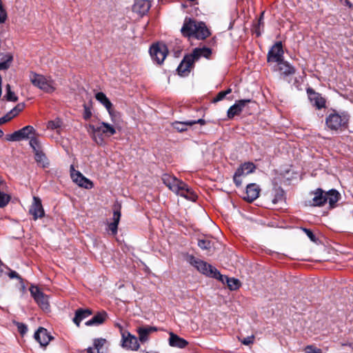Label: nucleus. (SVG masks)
Listing matches in <instances>:
<instances>
[{
  "mask_svg": "<svg viewBox=\"0 0 353 353\" xmlns=\"http://www.w3.org/2000/svg\"><path fill=\"white\" fill-rule=\"evenodd\" d=\"M181 31L185 37H194L198 39H204L210 35V32L204 23L191 19H185Z\"/></svg>",
  "mask_w": 353,
  "mask_h": 353,
  "instance_id": "nucleus-1",
  "label": "nucleus"
},
{
  "mask_svg": "<svg viewBox=\"0 0 353 353\" xmlns=\"http://www.w3.org/2000/svg\"><path fill=\"white\" fill-rule=\"evenodd\" d=\"M86 128L88 133L92 136V139L98 144L103 143L102 134L110 137L116 132L115 128L112 125L105 122H102L99 126L89 124Z\"/></svg>",
  "mask_w": 353,
  "mask_h": 353,
  "instance_id": "nucleus-2",
  "label": "nucleus"
},
{
  "mask_svg": "<svg viewBox=\"0 0 353 353\" xmlns=\"http://www.w3.org/2000/svg\"><path fill=\"white\" fill-rule=\"evenodd\" d=\"M349 115L346 112L330 114L326 118V125L332 130H343L347 127Z\"/></svg>",
  "mask_w": 353,
  "mask_h": 353,
  "instance_id": "nucleus-3",
  "label": "nucleus"
},
{
  "mask_svg": "<svg viewBox=\"0 0 353 353\" xmlns=\"http://www.w3.org/2000/svg\"><path fill=\"white\" fill-rule=\"evenodd\" d=\"M186 261L195 267L199 272L208 276L216 279L217 276L219 275V272L216 268L192 255H188Z\"/></svg>",
  "mask_w": 353,
  "mask_h": 353,
  "instance_id": "nucleus-4",
  "label": "nucleus"
},
{
  "mask_svg": "<svg viewBox=\"0 0 353 353\" xmlns=\"http://www.w3.org/2000/svg\"><path fill=\"white\" fill-rule=\"evenodd\" d=\"M29 79L34 86L46 92L50 93L55 90V83L50 78H46L42 74L31 72Z\"/></svg>",
  "mask_w": 353,
  "mask_h": 353,
  "instance_id": "nucleus-5",
  "label": "nucleus"
},
{
  "mask_svg": "<svg viewBox=\"0 0 353 353\" xmlns=\"http://www.w3.org/2000/svg\"><path fill=\"white\" fill-rule=\"evenodd\" d=\"M34 135V128L31 125H27L10 134H8L6 140L9 141H19L26 139H30V140Z\"/></svg>",
  "mask_w": 353,
  "mask_h": 353,
  "instance_id": "nucleus-6",
  "label": "nucleus"
},
{
  "mask_svg": "<svg viewBox=\"0 0 353 353\" xmlns=\"http://www.w3.org/2000/svg\"><path fill=\"white\" fill-rule=\"evenodd\" d=\"M30 292L34 301L43 311H50V304L48 296L45 295L38 287L34 285H32L30 288Z\"/></svg>",
  "mask_w": 353,
  "mask_h": 353,
  "instance_id": "nucleus-7",
  "label": "nucleus"
},
{
  "mask_svg": "<svg viewBox=\"0 0 353 353\" xmlns=\"http://www.w3.org/2000/svg\"><path fill=\"white\" fill-rule=\"evenodd\" d=\"M150 54L154 61L157 64H161L167 56L168 49L165 45L157 43L152 46L150 49Z\"/></svg>",
  "mask_w": 353,
  "mask_h": 353,
  "instance_id": "nucleus-8",
  "label": "nucleus"
},
{
  "mask_svg": "<svg viewBox=\"0 0 353 353\" xmlns=\"http://www.w3.org/2000/svg\"><path fill=\"white\" fill-rule=\"evenodd\" d=\"M121 346L128 350L137 351L139 350L140 345L137 337L128 331H122Z\"/></svg>",
  "mask_w": 353,
  "mask_h": 353,
  "instance_id": "nucleus-9",
  "label": "nucleus"
},
{
  "mask_svg": "<svg viewBox=\"0 0 353 353\" xmlns=\"http://www.w3.org/2000/svg\"><path fill=\"white\" fill-rule=\"evenodd\" d=\"M70 176L72 181L79 186L86 189L92 188V183L85 178L79 171L75 170L74 165H71L70 168Z\"/></svg>",
  "mask_w": 353,
  "mask_h": 353,
  "instance_id": "nucleus-10",
  "label": "nucleus"
},
{
  "mask_svg": "<svg viewBox=\"0 0 353 353\" xmlns=\"http://www.w3.org/2000/svg\"><path fill=\"white\" fill-rule=\"evenodd\" d=\"M162 181L170 190L177 194L180 190H181V188L184 187V183L183 181L168 174H164L162 176Z\"/></svg>",
  "mask_w": 353,
  "mask_h": 353,
  "instance_id": "nucleus-11",
  "label": "nucleus"
},
{
  "mask_svg": "<svg viewBox=\"0 0 353 353\" xmlns=\"http://www.w3.org/2000/svg\"><path fill=\"white\" fill-rule=\"evenodd\" d=\"M283 57V50L281 42H276L272 48L269 50L268 54V62H281Z\"/></svg>",
  "mask_w": 353,
  "mask_h": 353,
  "instance_id": "nucleus-12",
  "label": "nucleus"
},
{
  "mask_svg": "<svg viewBox=\"0 0 353 353\" xmlns=\"http://www.w3.org/2000/svg\"><path fill=\"white\" fill-rule=\"evenodd\" d=\"M192 56L186 55L177 68V72L180 76H188L193 66Z\"/></svg>",
  "mask_w": 353,
  "mask_h": 353,
  "instance_id": "nucleus-13",
  "label": "nucleus"
},
{
  "mask_svg": "<svg viewBox=\"0 0 353 353\" xmlns=\"http://www.w3.org/2000/svg\"><path fill=\"white\" fill-rule=\"evenodd\" d=\"M150 8L151 3L149 0H135L132 10L140 17H143L148 12Z\"/></svg>",
  "mask_w": 353,
  "mask_h": 353,
  "instance_id": "nucleus-14",
  "label": "nucleus"
},
{
  "mask_svg": "<svg viewBox=\"0 0 353 353\" xmlns=\"http://www.w3.org/2000/svg\"><path fill=\"white\" fill-rule=\"evenodd\" d=\"M29 212L33 216L34 220L44 216V210L39 198L37 196L33 197V202Z\"/></svg>",
  "mask_w": 353,
  "mask_h": 353,
  "instance_id": "nucleus-15",
  "label": "nucleus"
},
{
  "mask_svg": "<svg viewBox=\"0 0 353 353\" xmlns=\"http://www.w3.org/2000/svg\"><path fill=\"white\" fill-rule=\"evenodd\" d=\"M250 99H241L236 101L228 110V117L229 119H232L234 116L239 115L243 110L246 104L250 103Z\"/></svg>",
  "mask_w": 353,
  "mask_h": 353,
  "instance_id": "nucleus-16",
  "label": "nucleus"
},
{
  "mask_svg": "<svg viewBox=\"0 0 353 353\" xmlns=\"http://www.w3.org/2000/svg\"><path fill=\"white\" fill-rule=\"evenodd\" d=\"M34 339L41 346H46L52 337L44 327H39L34 333Z\"/></svg>",
  "mask_w": 353,
  "mask_h": 353,
  "instance_id": "nucleus-17",
  "label": "nucleus"
},
{
  "mask_svg": "<svg viewBox=\"0 0 353 353\" xmlns=\"http://www.w3.org/2000/svg\"><path fill=\"white\" fill-rule=\"evenodd\" d=\"M157 330V327L152 326L139 327L137 328V334L139 335L138 340L141 343H145L149 341V336L152 332Z\"/></svg>",
  "mask_w": 353,
  "mask_h": 353,
  "instance_id": "nucleus-18",
  "label": "nucleus"
},
{
  "mask_svg": "<svg viewBox=\"0 0 353 353\" xmlns=\"http://www.w3.org/2000/svg\"><path fill=\"white\" fill-rule=\"evenodd\" d=\"M260 188L255 183H250L247 185L245 195L243 199L249 202L253 201L259 196Z\"/></svg>",
  "mask_w": 353,
  "mask_h": 353,
  "instance_id": "nucleus-19",
  "label": "nucleus"
},
{
  "mask_svg": "<svg viewBox=\"0 0 353 353\" xmlns=\"http://www.w3.org/2000/svg\"><path fill=\"white\" fill-rule=\"evenodd\" d=\"M30 145L32 148L34 154H45V153L48 152V146L43 145L41 141L35 137L31 138L30 140Z\"/></svg>",
  "mask_w": 353,
  "mask_h": 353,
  "instance_id": "nucleus-20",
  "label": "nucleus"
},
{
  "mask_svg": "<svg viewBox=\"0 0 353 353\" xmlns=\"http://www.w3.org/2000/svg\"><path fill=\"white\" fill-rule=\"evenodd\" d=\"M310 101L312 105L317 109L324 108L325 105V100L319 93L312 91L310 89L307 90Z\"/></svg>",
  "mask_w": 353,
  "mask_h": 353,
  "instance_id": "nucleus-21",
  "label": "nucleus"
},
{
  "mask_svg": "<svg viewBox=\"0 0 353 353\" xmlns=\"http://www.w3.org/2000/svg\"><path fill=\"white\" fill-rule=\"evenodd\" d=\"M216 279L221 281L223 283H226L230 290H236L239 289L241 285V283L239 279L234 278H229L226 276L222 275L220 272Z\"/></svg>",
  "mask_w": 353,
  "mask_h": 353,
  "instance_id": "nucleus-22",
  "label": "nucleus"
},
{
  "mask_svg": "<svg viewBox=\"0 0 353 353\" xmlns=\"http://www.w3.org/2000/svg\"><path fill=\"white\" fill-rule=\"evenodd\" d=\"M188 341L184 339L179 337L173 332L170 333L169 345L171 347L184 348L188 345Z\"/></svg>",
  "mask_w": 353,
  "mask_h": 353,
  "instance_id": "nucleus-23",
  "label": "nucleus"
},
{
  "mask_svg": "<svg viewBox=\"0 0 353 353\" xmlns=\"http://www.w3.org/2000/svg\"><path fill=\"white\" fill-rule=\"evenodd\" d=\"M212 54V50L209 48L203 47V48H195L191 54L189 56H192L194 62L198 60L200 57H203L205 58L209 59Z\"/></svg>",
  "mask_w": 353,
  "mask_h": 353,
  "instance_id": "nucleus-24",
  "label": "nucleus"
},
{
  "mask_svg": "<svg viewBox=\"0 0 353 353\" xmlns=\"http://www.w3.org/2000/svg\"><path fill=\"white\" fill-rule=\"evenodd\" d=\"M107 319V313L104 311L100 312L94 315L90 320L85 322L87 326L99 325Z\"/></svg>",
  "mask_w": 353,
  "mask_h": 353,
  "instance_id": "nucleus-25",
  "label": "nucleus"
},
{
  "mask_svg": "<svg viewBox=\"0 0 353 353\" xmlns=\"http://www.w3.org/2000/svg\"><path fill=\"white\" fill-rule=\"evenodd\" d=\"M326 203L325 192L321 189H317L314 192L312 205L314 206H321Z\"/></svg>",
  "mask_w": 353,
  "mask_h": 353,
  "instance_id": "nucleus-26",
  "label": "nucleus"
},
{
  "mask_svg": "<svg viewBox=\"0 0 353 353\" xmlns=\"http://www.w3.org/2000/svg\"><path fill=\"white\" fill-rule=\"evenodd\" d=\"M279 65V70L285 76H288L294 74L295 69L288 61L282 60L281 62L277 63Z\"/></svg>",
  "mask_w": 353,
  "mask_h": 353,
  "instance_id": "nucleus-27",
  "label": "nucleus"
},
{
  "mask_svg": "<svg viewBox=\"0 0 353 353\" xmlns=\"http://www.w3.org/2000/svg\"><path fill=\"white\" fill-rule=\"evenodd\" d=\"M178 194L192 201H195L197 198L196 194L185 183H184V187L181 188Z\"/></svg>",
  "mask_w": 353,
  "mask_h": 353,
  "instance_id": "nucleus-28",
  "label": "nucleus"
},
{
  "mask_svg": "<svg viewBox=\"0 0 353 353\" xmlns=\"http://www.w3.org/2000/svg\"><path fill=\"white\" fill-rule=\"evenodd\" d=\"M91 314L92 312L90 310H78L75 312V316L73 319V322L77 326H79L81 321L91 315Z\"/></svg>",
  "mask_w": 353,
  "mask_h": 353,
  "instance_id": "nucleus-29",
  "label": "nucleus"
},
{
  "mask_svg": "<svg viewBox=\"0 0 353 353\" xmlns=\"http://www.w3.org/2000/svg\"><path fill=\"white\" fill-rule=\"evenodd\" d=\"M326 202H328L331 207H333L334 204L339 201V194L335 190H331L328 192H325Z\"/></svg>",
  "mask_w": 353,
  "mask_h": 353,
  "instance_id": "nucleus-30",
  "label": "nucleus"
},
{
  "mask_svg": "<svg viewBox=\"0 0 353 353\" xmlns=\"http://www.w3.org/2000/svg\"><path fill=\"white\" fill-rule=\"evenodd\" d=\"M195 124L194 121H174L172 123V126L174 129L178 132H184L188 130V128Z\"/></svg>",
  "mask_w": 353,
  "mask_h": 353,
  "instance_id": "nucleus-31",
  "label": "nucleus"
},
{
  "mask_svg": "<svg viewBox=\"0 0 353 353\" xmlns=\"http://www.w3.org/2000/svg\"><path fill=\"white\" fill-rule=\"evenodd\" d=\"M255 169L254 163L248 162L243 163L236 171L238 174H241L243 176H246L250 173L252 172Z\"/></svg>",
  "mask_w": 353,
  "mask_h": 353,
  "instance_id": "nucleus-32",
  "label": "nucleus"
},
{
  "mask_svg": "<svg viewBox=\"0 0 353 353\" xmlns=\"http://www.w3.org/2000/svg\"><path fill=\"white\" fill-rule=\"evenodd\" d=\"M12 60L13 57L10 53L3 54L0 61V70H7L9 68Z\"/></svg>",
  "mask_w": 353,
  "mask_h": 353,
  "instance_id": "nucleus-33",
  "label": "nucleus"
},
{
  "mask_svg": "<svg viewBox=\"0 0 353 353\" xmlns=\"http://www.w3.org/2000/svg\"><path fill=\"white\" fill-rule=\"evenodd\" d=\"M95 97L97 101H99L101 104H103L105 108L110 112L112 108V103L105 96V94L103 92H98L96 94Z\"/></svg>",
  "mask_w": 353,
  "mask_h": 353,
  "instance_id": "nucleus-34",
  "label": "nucleus"
},
{
  "mask_svg": "<svg viewBox=\"0 0 353 353\" xmlns=\"http://www.w3.org/2000/svg\"><path fill=\"white\" fill-rule=\"evenodd\" d=\"M63 127V121L59 118H56L54 120L49 121L47 124V128L49 130H56L59 132Z\"/></svg>",
  "mask_w": 353,
  "mask_h": 353,
  "instance_id": "nucleus-35",
  "label": "nucleus"
},
{
  "mask_svg": "<svg viewBox=\"0 0 353 353\" xmlns=\"http://www.w3.org/2000/svg\"><path fill=\"white\" fill-rule=\"evenodd\" d=\"M34 159L39 166L47 168L49 165V161L47 156H35Z\"/></svg>",
  "mask_w": 353,
  "mask_h": 353,
  "instance_id": "nucleus-36",
  "label": "nucleus"
},
{
  "mask_svg": "<svg viewBox=\"0 0 353 353\" xmlns=\"http://www.w3.org/2000/svg\"><path fill=\"white\" fill-rule=\"evenodd\" d=\"M6 94L5 97L9 101H17L18 100V97L16 96L14 92L11 90L10 85L9 84L6 85Z\"/></svg>",
  "mask_w": 353,
  "mask_h": 353,
  "instance_id": "nucleus-37",
  "label": "nucleus"
},
{
  "mask_svg": "<svg viewBox=\"0 0 353 353\" xmlns=\"http://www.w3.org/2000/svg\"><path fill=\"white\" fill-rule=\"evenodd\" d=\"M24 103H19L17 104L10 112L8 114L10 115V119H12L15 116H17L20 112H21L24 108Z\"/></svg>",
  "mask_w": 353,
  "mask_h": 353,
  "instance_id": "nucleus-38",
  "label": "nucleus"
},
{
  "mask_svg": "<svg viewBox=\"0 0 353 353\" xmlns=\"http://www.w3.org/2000/svg\"><path fill=\"white\" fill-rule=\"evenodd\" d=\"M198 245L202 250H210L212 248V243L209 240L201 239L198 241Z\"/></svg>",
  "mask_w": 353,
  "mask_h": 353,
  "instance_id": "nucleus-39",
  "label": "nucleus"
},
{
  "mask_svg": "<svg viewBox=\"0 0 353 353\" xmlns=\"http://www.w3.org/2000/svg\"><path fill=\"white\" fill-rule=\"evenodd\" d=\"M10 197L8 194L0 191V208L5 207L10 201Z\"/></svg>",
  "mask_w": 353,
  "mask_h": 353,
  "instance_id": "nucleus-40",
  "label": "nucleus"
},
{
  "mask_svg": "<svg viewBox=\"0 0 353 353\" xmlns=\"http://www.w3.org/2000/svg\"><path fill=\"white\" fill-rule=\"evenodd\" d=\"M7 19V12L3 8L2 1L0 0V23H3Z\"/></svg>",
  "mask_w": 353,
  "mask_h": 353,
  "instance_id": "nucleus-41",
  "label": "nucleus"
},
{
  "mask_svg": "<svg viewBox=\"0 0 353 353\" xmlns=\"http://www.w3.org/2000/svg\"><path fill=\"white\" fill-rule=\"evenodd\" d=\"M105 340L103 339H96L94 341V349L97 350V353L100 351L103 345H104Z\"/></svg>",
  "mask_w": 353,
  "mask_h": 353,
  "instance_id": "nucleus-42",
  "label": "nucleus"
},
{
  "mask_svg": "<svg viewBox=\"0 0 353 353\" xmlns=\"http://www.w3.org/2000/svg\"><path fill=\"white\" fill-rule=\"evenodd\" d=\"M239 340L245 345H249L250 344H252L254 341V336L253 334L248 336L247 337H245L243 339L239 338Z\"/></svg>",
  "mask_w": 353,
  "mask_h": 353,
  "instance_id": "nucleus-43",
  "label": "nucleus"
},
{
  "mask_svg": "<svg viewBox=\"0 0 353 353\" xmlns=\"http://www.w3.org/2000/svg\"><path fill=\"white\" fill-rule=\"evenodd\" d=\"M17 326L19 332L21 335H23L27 332L28 328L25 324H23L22 323H17Z\"/></svg>",
  "mask_w": 353,
  "mask_h": 353,
  "instance_id": "nucleus-44",
  "label": "nucleus"
},
{
  "mask_svg": "<svg viewBox=\"0 0 353 353\" xmlns=\"http://www.w3.org/2000/svg\"><path fill=\"white\" fill-rule=\"evenodd\" d=\"M84 111H83V119H85V120H88L90 119L91 116H92V112H91V110L90 108L86 105H84Z\"/></svg>",
  "mask_w": 353,
  "mask_h": 353,
  "instance_id": "nucleus-45",
  "label": "nucleus"
},
{
  "mask_svg": "<svg viewBox=\"0 0 353 353\" xmlns=\"http://www.w3.org/2000/svg\"><path fill=\"white\" fill-rule=\"evenodd\" d=\"M263 12H262V14L261 15V17L259 19L258 27H256L255 28V30H254V32L256 34L257 36H260L261 35L260 26H263Z\"/></svg>",
  "mask_w": 353,
  "mask_h": 353,
  "instance_id": "nucleus-46",
  "label": "nucleus"
},
{
  "mask_svg": "<svg viewBox=\"0 0 353 353\" xmlns=\"http://www.w3.org/2000/svg\"><path fill=\"white\" fill-rule=\"evenodd\" d=\"M121 218V212L119 210H114L113 214V222L114 223L118 224Z\"/></svg>",
  "mask_w": 353,
  "mask_h": 353,
  "instance_id": "nucleus-47",
  "label": "nucleus"
},
{
  "mask_svg": "<svg viewBox=\"0 0 353 353\" xmlns=\"http://www.w3.org/2000/svg\"><path fill=\"white\" fill-rule=\"evenodd\" d=\"M243 176L241 174H238V172L236 171L234 174V181L235 183V184L237 185V186H239L241 185L242 183V181L241 179V176Z\"/></svg>",
  "mask_w": 353,
  "mask_h": 353,
  "instance_id": "nucleus-48",
  "label": "nucleus"
},
{
  "mask_svg": "<svg viewBox=\"0 0 353 353\" xmlns=\"http://www.w3.org/2000/svg\"><path fill=\"white\" fill-rule=\"evenodd\" d=\"M305 353H321V350L309 345L305 348Z\"/></svg>",
  "mask_w": 353,
  "mask_h": 353,
  "instance_id": "nucleus-49",
  "label": "nucleus"
},
{
  "mask_svg": "<svg viewBox=\"0 0 353 353\" xmlns=\"http://www.w3.org/2000/svg\"><path fill=\"white\" fill-rule=\"evenodd\" d=\"M108 228L113 235H115L117 233L118 224L112 222L109 224Z\"/></svg>",
  "mask_w": 353,
  "mask_h": 353,
  "instance_id": "nucleus-50",
  "label": "nucleus"
},
{
  "mask_svg": "<svg viewBox=\"0 0 353 353\" xmlns=\"http://www.w3.org/2000/svg\"><path fill=\"white\" fill-rule=\"evenodd\" d=\"M225 93H224L223 91H221L218 93L216 98L214 99L213 101L217 102V101H221L222 99H223L225 98Z\"/></svg>",
  "mask_w": 353,
  "mask_h": 353,
  "instance_id": "nucleus-51",
  "label": "nucleus"
},
{
  "mask_svg": "<svg viewBox=\"0 0 353 353\" xmlns=\"http://www.w3.org/2000/svg\"><path fill=\"white\" fill-rule=\"evenodd\" d=\"M8 276L10 279H17L20 281H22V279L21 278V276L15 271H10V273L8 274Z\"/></svg>",
  "mask_w": 353,
  "mask_h": 353,
  "instance_id": "nucleus-52",
  "label": "nucleus"
},
{
  "mask_svg": "<svg viewBox=\"0 0 353 353\" xmlns=\"http://www.w3.org/2000/svg\"><path fill=\"white\" fill-rule=\"evenodd\" d=\"M304 231L306 233L307 236L310 238V239L312 241H316L315 236H314V234L312 233V232L311 230H307V229H304Z\"/></svg>",
  "mask_w": 353,
  "mask_h": 353,
  "instance_id": "nucleus-53",
  "label": "nucleus"
},
{
  "mask_svg": "<svg viewBox=\"0 0 353 353\" xmlns=\"http://www.w3.org/2000/svg\"><path fill=\"white\" fill-rule=\"evenodd\" d=\"M10 119H10V115H8V114H7L6 116H4V117H3L0 118V125H2V124H3V123H5L8 122V121H10Z\"/></svg>",
  "mask_w": 353,
  "mask_h": 353,
  "instance_id": "nucleus-54",
  "label": "nucleus"
},
{
  "mask_svg": "<svg viewBox=\"0 0 353 353\" xmlns=\"http://www.w3.org/2000/svg\"><path fill=\"white\" fill-rule=\"evenodd\" d=\"M190 121H194L195 123H201V124H203L205 122L204 120H203V119H198L197 121L191 120Z\"/></svg>",
  "mask_w": 353,
  "mask_h": 353,
  "instance_id": "nucleus-55",
  "label": "nucleus"
},
{
  "mask_svg": "<svg viewBox=\"0 0 353 353\" xmlns=\"http://www.w3.org/2000/svg\"><path fill=\"white\" fill-rule=\"evenodd\" d=\"M223 92H224V93H225V96H226L227 94H230L232 92V90L230 88H228Z\"/></svg>",
  "mask_w": 353,
  "mask_h": 353,
  "instance_id": "nucleus-56",
  "label": "nucleus"
},
{
  "mask_svg": "<svg viewBox=\"0 0 353 353\" xmlns=\"http://www.w3.org/2000/svg\"><path fill=\"white\" fill-rule=\"evenodd\" d=\"M3 135V132L1 130H0V137H1Z\"/></svg>",
  "mask_w": 353,
  "mask_h": 353,
  "instance_id": "nucleus-57",
  "label": "nucleus"
},
{
  "mask_svg": "<svg viewBox=\"0 0 353 353\" xmlns=\"http://www.w3.org/2000/svg\"><path fill=\"white\" fill-rule=\"evenodd\" d=\"M292 153L294 154H297V152L296 151H293Z\"/></svg>",
  "mask_w": 353,
  "mask_h": 353,
  "instance_id": "nucleus-58",
  "label": "nucleus"
}]
</instances>
